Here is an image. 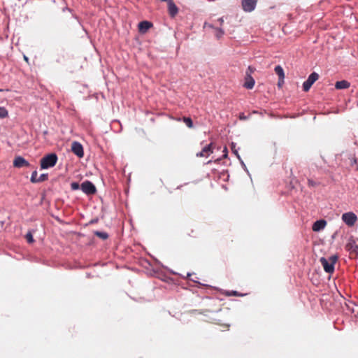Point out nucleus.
Listing matches in <instances>:
<instances>
[{
	"label": "nucleus",
	"instance_id": "obj_1",
	"mask_svg": "<svg viewBox=\"0 0 358 358\" xmlns=\"http://www.w3.org/2000/svg\"><path fill=\"white\" fill-rule=\"evenodd\" d=\"M338 260L336 255H332L328 259L325 257H321L320 262L322 265L324 270L329 273H332L334 271V265Z\"/></svg>",
	"mask_w": 358,
	"mask_h": 358
},
{
	"label": "nucleus",
	"instance_id": "obj_2",
	"mask_svg": "<svg viewBox=\"0 0 358 358\" xmlns=\"http://www.w3.org/2000/svg\"><path fill=\"white\" fill-rule=\"evenodd\" d=\"M58 157L55 153H50L44 156L41 159V168L46 169L53 167L57 164Z\"/></svg>",
	"mask_w": 358,
	"mask_h": 358
},
{
	"label": "nucleus",
	"instance_id": "obj_3",
	"mask_svg": "<svg viewBox=\"0 0 358 358\" xmlns=\"http://www.w3.org/2000/svg\"><path fill=\"white\" fill-rule=\"evenodd\" d=\"M341 219L348 227H352L357 221V215L352 212L345 213L342 215Z\"/></svg>",
	"mask_w": 358,
	"mask_h": 358
},
{
	"label": "nucleus",
	"instance_id": "obj_4",
	"mask_svg": "<svg viewBox=\"0 0 358 358\" xmlns=\"http://www.w3.org/2000/svg\"><path fill=\"white\" fill-rule=\"evenodd\" d=\"M80 188L85 194L88 195L94 194L96 192L95 185L89 180L83 182L80 185Z\"/></svg>",
	"mask_w": 358,
	"mask_h": 358
},
{
	"label": "nucleus",
	"instance_id": "obj_5",
	"mask_svg": "<svg viewBox=\"0 0 358 358\" xmlns=\"http://www.w3.org/2000/svg\"><path fill=\"white\" fill-rule=\"evenodd\" d=\"M319 78V75L313 72L312 73L308 78V79L303 83V90L304 92H308L313 83L317 80Z\"/></svg>",
	"mask_w": 358,
	"mask_h": 358
},
{
	"label": "nucleus",
	"instance_id": "obj_6",
	"mask_svg": "<svg viewBox=\"0 0 358 358\" xmlns=\"http://www.w3.org/2000/svg\"><path fill=\"white\" fill-rule=\"evenodd\" d=\"M257 0H242L241 6L245 12L250 13L253 11L257 6Z\"/></svg>",
	"mask_w": 358,
	"mask_h": 358
},
{
	"label": "nucleus",
	"instance_id": "obj_7",
	"mask_svg": "<svg viewBox=\"0 0 358 358\" xmlns=\"http://www.w3.org/2000/svg\"><path fill=\"white\" fill-rule=\"evenodd\" d=\"M213 143H210L203 148L201 151L197 152L196 156L197 157H208L213 152Z\"/></svg>",
	"mask_w": 358,
	"mask_h": 358
},
{
	"label": "nucleus",
	"instance_id": "obj_8",
	"mask_svg": "<svg viewBox=\"0 0 358 358\" xmlns=\"http://www.w3.org/2000/svg\"><path fill=\"white\" fill-rule=\"evenodd\" d=\"M71 150L79 158L84 156L83 147L79 142L74 141L72 143Z\"/></svg>",
	"mask_w": 358,
	"mask_h": 358
},
{
	"label": "nucleus",
	"instance_id": "obj_9",
	"mask_svg": "<svg viewBox=\"0 0 358 358\" xmlns=\"http://www.w3.org/2000/svg\"><path fill=\"white\" fill-rule=\"evenodd\" d=\"M13 166L15 168L29 167L30 164L24 157L17 156L13 160Z\"/></svg>",
	"mask_w": 358,
	"mask_h": 358
},
{
	"label": "nucleus",
	"instance_id": "obj_10",
	"mask_svg": "<svg viewBox=\"0 0 358 358\" xmlns=\"http://www.w3.org/2000/svg\"><path fill=\"white\" fill-rule=\"evenodd\" d=\"M204 28L212 29L213 33L217 38H220L224 34L222 29L215 27V25L209 23L204 24Z\"/></svg>",
	"mask_w": 358,
	"mask_h": 358
},
{
	"label": "nucleus",
	"instance_id": "obj_11",
	"mask_svg": "<svg viewBox=\"0 0 358 358\" xmlns=\"http://www.w3.org/2000/svg\"><path fill=\"white\" fill-rule=\"evenodd\" d=\"M245 82L243 83V87L246 89L251 90L253 88L255 81L252 76L247 74L245 76Z\"/></svg>",
	"mask_w": 358,
	"mask_h": 358
},
{
	"label": "nucleus",
	"instance_id": "obj_12",
	"mask_svg": "<svg viewBox=\"0 0 358 358\" xmlns=\"http://www.w3.org/2000/svg\"><path fill=\"white\" fill-rule=\"evenodd\" d=\"M168 10L169 13L171 17H175L177 15L178 9L173 0H169L168 1Z\"/></svg>",
	"mask_w": 358,
	"mask_h": 358
},
{
	"label": "nucleus",
	"instance_id": "obj_13",
	"mask_svg": "<svg viewBox=\"0 0 358 358\" xmlns=\"http://www.w3.org/2000/svg\"><path fill=\"white\" fill-rule=\"evenodd\" d=\"M327 225V222L324 220H320L314 222L313 225V230L314 231H319L323 229Z\"/></svg>",
	"mask_w": 358,
	"mask_h": 358
},
{
	"label": "nucleus",
	"instance_id": "obj_14",
	"mask_svg": "<svg viewBox=\"0 0 358 358\" xmlns=\"http://www.w3.org/2000/svg\"><path fill=\"white\" fill-rule=\"evenodd\" d=\"M152 24L148 21H142L138 24L139 31L141 33H145L151 27Z\"/></svg>",
	"mask_w": 358,
	"mask_h": 358
},
{
	"label": "nucleus",
	"instance_id": "obj_15",
	"mask_svg": "<svg viewBox=\"0 0 358 358\" xmlns=\"http://www.w3.org/2000/svg\"><path fill=\"white\" fill-rule=\"evenodd\" d=\"M350 86V83L347 80L337 81L335 84V87L337 90L348 89Z\"/></svg>",
	"mask_w": 358,
	"mask_h": 358
},
{
	"label": "nucleus",
	"instance_id": "obj_16",
	"mask_svg": "<svg viewBox=\"0 0 358 358\" xmlns=\"http://www.w3.org/2000/svg\"><path fill=\"white\" fill-rule=\"evenodd\" d=\"M274 70H275V73L278 75V78H280L281 80L285 79L284 70L281 66H280V65L276 66L275 67Z\"/></svg>",
	"mask_w": 358,
	"mask_h": 358
},
{
	"label": "nucleus",
	"instance_id": "obj_17",
	"mask_svg": "<svg viewBox=\"0 0 358 358\" xmlns=\"http://www.w3.org/2000/svg\"><path fill=\"white\" fill-rule=\"evenodd\" d=\"M94 235L103 240H106L108 238V235L106 232L96 231H94Z\"/></svg>",
	"mask_w": 358,
	"mask_h": 358
},
{
	"label": "nucleus",
	"instance_id": "obj_18",
	"mask_svg": "<svg viewBox=\"0 0 358 358\" xmlns=\"http://www.w3.org/2000/svg\"><path fill=\"white\" fill-rule=\"evenodd\" d=\"M8 116V112L4 107H0V118H5Z\"/></svg>",
	"mask_w": 358,
	"mask_h": 358
},
{
	"label": "nucleus",
	"instance_id": "obj_19",
	"mask_svg": "<svg viewBox=\"0 0 358 358\" xmlns=\"http://www.w3.org/2000/svg\"><path fill=\"white\" fill-rule=\"evenodd\" d=\"M183 122L189 128L193 127V122L190 117H184Z\"/></svg>",
	"mask_w": 358,
	"mask_h": 358
},
{
	"label": "nucleus",
	"instance_id": "obj_20",
	"mask_svg": "<svg viewBox=\"0 0 358 358\" xmlns=\"http://www.w3.org/2000/svg\"><path fill=\"white\" fill-rule=\"evenodd\" d=\"M37 175H38V173L36 170L32 172L31 179H30V180L32 183L38 182V178H37Z\"/></svg>",
	"mask_w": 358,
	"mask_h": 358
},
{
	"label": "nucleus",
	"instance_id": "obj_21",
	"mask_svg": "<svg viewBox=\"0 0 358 358\" xmlns=\"http://www.w3.org/2000/svg\"><path fill=\"white\" fill-rule=\"evenodd\" d=\"M25 238L27 239V241L29 243H32L34 242V239L33 238V235L31 234V231H29L26 236H25Z\"/></svg>",
	"mask_w": 358,
	"mask_h": 358
},
{
	"label": "nucleus",
	"instance_id": "obj_22",
	"mask_svg": "<svg viewBox=\"0 0 358 358\" xmlns=\"http://www.w3.org/2000/svg\"><path fill=\"white\" fill-rule=\"evenodd\" d=\"M48 178V176L46 173L41 174L38 178V182H43L47 180Z\"/></svg>",
	"mask_w": 358,
	"mask_h": 358
},
{
	"label": "nucleus",
	"instance_id": "obj_23",
	"mask_svg": "<svg viewBox=\"0 0 358 358\" xmlns=\"http://www.w3.org/2000/svg\"><path fill=\"white\" fill-rule=\"evenodd\" d=\"M223 23H224V20H223V18H222V17H220V18L217 19V20L214 22V24H213V25H215V27H219V26H220V27L222 26Z\"/></svg>",
	"mask_w": 358,
	"mask_h": 358
},
{
	"label": "nucleus",
	"instance_id": "obj_24",
	"mask_svg": "<svg viewBox=\"0 0 358 358\" xmlns=\"http://www.w3.org/2000/svg\"><path fill=\"white\" fill-rule=\"evenodd\" d=\"M227 296H244L245 294H239V293H238V292H236V291H231V292H227Z\"/></svg>",
	"mask_w": 358,
	"mask_h": 358
},
{
	"label": "nucleus",
	"instance_id": "obj_25",
	"mask_svg": "<svg viewBox=\"0 0 358 358\" xmlns=\"http://www.w3.org/2000/svg\"><path fill=\"white\" fill-rule=\"evenodd\" d=\"M255 69L251 66H249L246 70L245 75L249 74L252 76V74L255 72Z\"/></svg>",
	"mask_w": 358,
	"mask_h": 358
},
{
	"label": "nucleus",
	"instance_id": "obj_26",
	"mask_svg": "<svg viewBox=\"0 0 358 358\" xmlns=\"http://www.w3.org/2000/svg\"><path fill=\"white\" fill-rule=\"evenodd\" d=\"M71 188L72 190H77L80 188V185L78 182H73L71 184Z\"/></svg>",
	"mask_w": 358,
	"mask_h": 358
},
{
	"label": "nucleus",
	"instance_id": "obj_27",
	"mask_svg": "<svg viewBox=\"0 0 358 358\" xmlns=\"http://www.w3.org/2000/svg\"><path fill=\"white\" fill-rule=\"evenodd\" d=\"M308 185L309 187H315L317 184L315 181H313V180L308 179Z\"/></svg>",
	"mask_w": 358,
	"mask_h": 358
},
{
	"label": "nucleus",
	"instance_id": "obj_28",
	"mask_svg": "<svg viewBox=\"0 0 358 358\" xmlns=\"http://www.w3.org/2000/svg\"><path fill=\"white\" fill-rule=\"evenodd\" d=\"M235 148V145L234 143H232L231 144V150H233V152L236 154V155H237L238 157H239L238 155V152L236 150Z\"/></svg>",
	"mask_w": 358,
	"mask_h": 358
},
{
	"label": "nucleus",
	"instance_id": "obj_29",
	"mask_svg": "<svg viewBox=\"0 0 358 358\" xmlns=\"http://www.w3.org/2000/svg\"><path fill=\"white\" fill-rule=\"evenodd\" d=\"M284 83V80H280V78L278 79V87H281Z\"/></svg>",
	"mask_w": 358,
	"mask_h": 358
},
{
	"label": "nucleus",
	"instance_id": "obj_30",
	"mask_svg": "<svg viewBox=\"0 0 358 358\" xmlns=\"http://www.w3.org/2000/svg\"><path fill=\"white\" fill-rule=\"evenodd\" d=\"M239 118H240V120H246V119H247V117H246V116H245V115H244L243 113H242V114H241V115H240Z\"/></svg>",
	"mask_w": 358,
	"mask_h": 358
},
{
	"label": "nucleus",
	"instance_id": "obj_31",
	"mask_svg": "<svg viewBox=\"0 0 358 358\" xmlns=\"http://www.w3.org/2000/svg\"><path fill=\"white\" fill-rule=\"evenodd\" d=\"M24 59L27 63L29 64V58L26 55H24Z\"/></svg>",
	"mask_w": 358,
	"mask_h": 358
},
{
	"label": "nucleus",
	"instance_id": "obj_32",
	"mask_svg": "<svg viewBox=\"0 0 358 358\" xmlns=\"http://www.w3.org/2000/svg\"><path fill=\"white\" fill-rule=\"evenodd\" d=\"M224 151L225 152H227V148H226V147L224 148ZM227 153H225V154H224V157H227Z\"/></svg>",
	"mask_w": 358,
	"mask_h": 358
},
{
	"label": "nucleus",
	"instance_id": "obj_33",
	"mask_svg": "<svg viewBox=\"0 0 358 358\" xmlns=\"http://www.w3.org/2000/svg\"><path fill=\"white\" fill-rule=\"evenodd\" d=\"M352 163H355V164H356V163H357V159H356L355 158H353Z\"/></svg>",
	"mask_w": 358,
	"mask_h": 358
},
{
	"label": "nucleus",
	"instance_id": "obj_34",
	"mask_svg": "<svg viewBox=\"0 0 358 358\" xmlns=\"http://www.w3.org/2000/svg\"><path fill=\"white\" fill-rule=\"evenodd\" d=\"M357 315H358V312H357Z\"/></svg>",
	"mask_w": 358,
	"mask_h": 358
}]
</instances>
